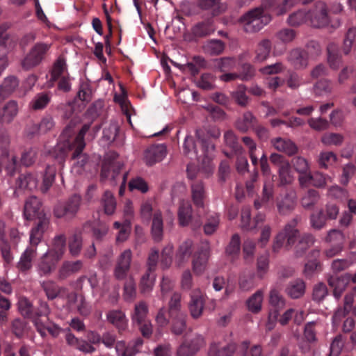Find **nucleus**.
Wrapping results in <instances>:
<instances>
[{
  "mask_svg": "<svg viewBox=\"0 0 356 356\" xmlns=\"http://www.w3.org/2000/svg\"><path fill=\"white\" fill-rule=\"evenodd\" d=\"M49 225V219L46 214H40L35 225L30 231L29 244L32 246L37 245L42 241V236L45 231Z\"/></svg>",
  "mask_w": 356,
  "mask_h": 356,
  "instance_id": "f8f14e48",
  "label": "nucleus"
},
{
  "mask_svg": "<svg viewBox=\"0 0 356 356\" xmlns=\"http://www.w3.org/2000/svg\"><path fill=\"white\" fill-rule=\"evenodd\" d=\"M221 0H197V6L204 10H210L213 16L221 13Z\"/></svg>",
  "mask_w": 356,
  "mask_h": 356,
  "instance_id": "3c124183",
  "label": "nucleus"
},
{
  "mask_svg": "<svg viewBox=\"0 0 356 356\" xmlns=\"http://www.w3.org/2000/svg\"><path fill=\"white\" fill-rule=\"evenodd\" d=\"M205 297L200 289H193L190 293L188 309L193 318H200L203 312Z\"/></svg>",
  "mask_w": 356,
  "mask_h": 356,
  "instance_id": "2eb2a0df",
  "label": "nucleus"
},
{
  "mask_svg": "<svg viewBox=\"0 0 356 356\" xmlns=\"http://www.w3.org/2000/svg\"><path fill=\"white\" fill-rule=\"evenodd\" d=\"M122 165L119 162H105L102 165L101 178L106 179L111 178L112 184H115L116 177L118 176Z\"/></svg>",
  "mask_w": 356,
  "mask_h": 356,
  "instance_id": "c756f323",
  "label": "nucleus"
},
{
  "mask_svg": "<svg viewBox=\"0 0 356 356\" xmlns=\"http://www.w3.org/2000/svg\"><path fill=\"white\" fill-rule=\"evenodd\" d=\"M191 198L196 207V216L200 217L202 211L205 212L207 207L204 201L207 197L204 184L202 181H194L191 186Z\"/></svg>",
  "mask_w": 356,
  "mask_h": 356,
  "instance_id": "1a4fd4ad",
  "label": "nucleus"
},
{
  "mask_svg": "<svg viewBox=\"0 0 356 356\" xmlns=\"http://www.w3.org/2000/svg\"><path fill=\"white\" fill-rule=\"evenodd\" d=\"M286 294L293 299L301 298L305 293V283L301 279L293 280L286 288Z\"/></svg>",
  "mask_w": 356,
  "mask_h": 356,
  "instance_id": "4c0bfd02",
  "label": "nucleus"
},
{
  "mask_svg": "<svg viewBox=\"0 0 356 356\" xmlns=\"http://www.w3.org/2000/svg\"><path fill=\"white\" fill-rule=\"evenodd\" d=\"M55 126L53 118L50 115L44 116L38 124H33L30 127L29 134H45L51 131Z\"/></svg>",
  "mask_w": 356,
  "mask_h": 356,
  "instance_id": "f704fd0d",
  "label": "nucleus"
},
{
  "mask_svg": "<svg viewBox=\"0 0 356 356\" xmlns=\"http://www.w3.org/2000/svg\"><path fill=\"white\" fill-rule=\"evenodd\" d=\"M108 321L118 330H123L127 327V320L125 314L120 310H111L106 314Z\"/></svg>",
  "mask_w": 356,
  "mask_h": 356,
  "instance_id": "58836bf2",
  "label": "nucleus"
},
{
  "mask_svg": "<svg viewBox=\"0 0 356 356\" xmlns=\"http://www.w3.org/2000/svg\"><path fill=\"white\" fill-rule=\"evenodd\" d=\"M166 147L163 144L154 145L148 147L144 155L145 163L152 165L161 161L166 156Z\"/></svg>",
  "mask_w": 356,
  "mask_h": 356,
  "instance_id": "aec40b11",
  "label": "nucleus"
},
{
  "mask_svg": "<svg viewBox=\"0 0 356 356\" xmlns=\"http://www.w3.org/2000/svg\"><path fill=\"white\" fill-rule=\"evenodd\" d=\"M7 135L1 134V146L9 144ZM1 167H3L8 175H13L17 168V156L13 152H9L6 148L1 149Z\"/></svg>",
  "mask_w": 356,
  "mask_h": 356,
  "instance_id": "9b49d317",
  "label": "nucleus"
},
{
  "mask_svg": "<svg viewBox=\"0 0 356 356\" xmlns=\"http://www.w3.org/2000/svg\"><path fill=\"white\" fill-rule=\"evenodd\" d=\"M206 344L204 338L199 334H194L192 338L184 341L177 350V356H194Z\"/></svg>",
  "mask_w": 356,
  "mask_h": 356,
  "instance_id": "0eeeda50",
  "label": "nucleus"
},
{
  "mask_svg": "<svg viewBox=\"0 0 356 356\" xmlns=\"http://www.w3.org/2000/svg\"><path fill=\"white\" fill-rule=\"evenodd\" d=\"M250 343L248 341H243L238 348V352L241 356H262V349L260 345H254L249 348Z\"/></svg>",
  "mask_w": 356,
  "mask_h": 356,
  "instance_id": "680f3d73",
  "label": "nucleus"
},
{
  "mask_svg": "<svg viewBox=\"0 0 356 356\" xmlns=\"http://www.w3.org/2000/svg\"><path fill=\"white\" fill-rule=\"evenodd\" d=\"M287 60L295 69L302 70L308 66L309 58L304 50L297 48L290 51Z\"/></svg>",
  "mask_w": 356,
  "mask_h": 356,
  "instance_id": "5701e85b",
  "label": "nucleus"
},
{
  "mask_svg": "<svg viewBox=\"0 0 356 356\" xmlns=\"http://www.w3.org/2000/svg\"><path fill=\"white\" fill-rule=\"evenodd\" d=\"M193 246L191 239H186L179 245L175 257V263L177 267L181 268L188 261L193 252Z\"/></svg>",
  "mask_w": 356,
  "mask_h": 356,
  "instance_id": "dca6fc26",
  "label": "nucleus"
},
{
  "mask_svg": "<svg viewBox=\"0 0 356 356\" xmlns=\"http://www.w3.org/2000/svg\"><path fill=\"white\" fill-rule=\"evenodd\" d=\"M312 90L316 96L329 95L333 90L332 82L329 79H321L313 86Z\"/></svg>",
  "mask_w": 356,
  "mask_h": 356,
  "instance_id": "49530a36",
  "label": "nucleus"
},
{
  "mask_svg": "<svg viewBox=\"0 0 356 356\" xmlns=\"http://www.w3.org/2000/svg\"><path fill=\"white\" fill-rule=\"evenodd\" d=\"M16 184L18 188L32 191L37 187L38 180L34 175L30 173L24 174L18 177Z\"/></svg>",
  "mask_w": 356,
  "mask_h": 356,
  "instance_id": "de8ad7c7",
  "label": "nucleus"
},
{
  "mask_svg": "<svg viewBox=\"0 0 356 356\" xmlns=\"http://www.w3.org/2000/svg\"><path fill=\"white\" fill-rule=\"evenodd\" d=\"M272 49V43L268 39H263L259 41L254 50V61L262 63L268 59Z\"/></svg>",
  "mask_w": 356,
  "mask_h": 356,
  "instance_id": "2f4dec72",
  "label": "nucleus"
},
{
  "mask_svg": "<svg viewBox=\"0 0 356 356\" xmlns=\"http://www.w3.org/2000/svg\"><path fill=\"white\" fill-rule=\"evenodd\" d=\"M171 317V332L173 334L181 335L186 329L187 315L185 312H179Z\"/></svg>",
  "mask_w": 356,
  "mask_h": 356,
  "instance_id": "473e14b6",
  "label": "nucleus"
},
{
  "mask_svg": "<svg viewBox=\"0 0 356 356\" xmlns=\"http://www.w3.org/2000/svg\"><path fill=\"white\" fill-rule=\"evenodd\" d=\"M278 175L280 185L284 186L292 182L293 177L291 175V164L289 161L283 162L278 168Z\"/></svg>",
  "mask_w": 356,
  "mask_h": 356,
  "instance_id": "0e129e2a",
  "label": "nucleus"
},
{
  "mask_svg": "<svg viewBox=\"0 0 356 356\" xmlns=\"http://www.w3.org/2000/svg\"><path fill=\"white\" fill-rule=\"evenodd\" d=\"M42 286L45 291L47 298L49 300L55 299L62 291L65 290V289L59 287L53 281L43 282Z\"/></svg>",
  "mask_w": 356,
  "mask_h": 356,
  "instance_id": "338daca9",
  "label": "nucleus"
},
{
  "mask_svg": "<svg viewBox=\"0 0 356 356\" xmlns=\"http://www.w3.org/2000/svg\"><path fill=\"white\" fill-rule=\"evenodd\" d=\"M193 208L190 202L181 201L179 204L177 216L178 222L180 226L186 227L192 222L194 227V221H192Z\"/></svg>",
  "mask_w": 356,
  "mask_h": 356,
  "instance_id": "cd10ccee",
  "label": "nucleus"
},
{
  "mask_svg": "<svg viewBox=\"0 0 356 356\" xmlns=\"http://www.w3.org/2000/svg\"><path fill=\"white\" fill-rule=\"evenodd\" d=\"M41 203L35 196L29 197L24 204V216L26 220H31L36 218H38L40 214H44L40 211Z\"/></svg>",
  "mask_w": 356,
  "mask_h": 356,
  "instance_id": "a878e982",
  "label": "nucleus"
},
{
  "mask_svg": "<svg viewBox=\"0 0 356 356\" xmlns=\"http://www.w3.org/2000/svg\"><path fill=\"white\" fill-rule=\"evenodd\" d=\"M257 123V118L250 111L243 113L242 118H238L236 122V127L240 131L245 133L253 127Z\"/></svg>",
  "mask_w": 356,
  "mask_h": 356,
  "instance_id": "e433bc0d",
  "label": "nucleus"
},
{
  "mask_svg": "<svg viewBox=\"0 0 356 356\" xmlns=\"http://www.w3.org/2000/svg\"><path fill=\"white\" fill-rule=\"evenodd\" d=\"M271 21V16L267 10V6L256 8L243 15L241 22L244 31L247 33H254L260 31Z\"/></svg>",
  "mask_w": 356,
  "mask_h": 356,
  "instance_id": "f03ea898",
  "label": "nucleus"
},
{
  "mask_svg": "<svg viewBox=\"0 0 356 356\" xmlns=\"http://www.w3.org/2000/svg\"><path fill=\"white\" fill-rule=\"evenodd\" d=\"M83 248V237L81 230L76 229L69 237L68 250L70 255L73 257H78Z\"/></svg>",
  "mask_w": 356,
  "mask_h": 356,
  "instance_id": "7c9ffc66",
  "label": "nucleus"
},
{
  "mask_svg": "<svg viewBox=\"0 0 356 356\" xmlns=\"http://www.w3.org/2000/svg\"><path fill=\"white\" fill-rule=\"evenodd\" d=\"M225 44L220 40L213 39L207 41L202 46L204 51L211 56H217L222 54Z\"/></svg>",
  "mask_w": 356,
  "mask_h": 356,
  "instance_id": "a19ab883",
  "label": "nucleus"
},
{
  "mask_svg": "<svg viewBox=\"0 0 356 356\" xmlns=\"http://www.w3.org/2000/svg\"><path fill=\"white\" fill-rule=\"evenodd\" d=\"M148 314L147 305L144 301H140L135 305L134 311L131 319L135 324H142L147 319Z\"/></svg>",
  "mask_w": 356,
  "mask_h": 356,
  "instance_id": "a18cd8bd",
  "label": "nucleus"
},
{
  "mask_svg": "<svg viewBox=\"0 0 356 356\" xmlns=\"http://www.w3.org/2000/svg\"><path fill=\"white\" fill-rule=\"evenodd\" d=\"M206 216V222L204 225V232L206 235H211L216 232L220 224V216L215 212H210L206 209L204 212L202 211L200 217L197 216V219H194V228L200 227L202 222L200 220L202 216Z\"/></svg>",
  "mask_w": 356,
  "mask_h": 356,
  "instance_id": "9d476101",
  "label": "nucleus"
},
{
  "mask_svg": "<svg viewBox=\"0 0 356 356\" xmlns=\"http://www.w3.org/2000/svg\"><path fill=\"white\" fill-rule=\"evenodd\" d=\"M274 181L273 178H267L264 183L261 199L255 200L254 206L256 209H259L263 205L268 204L274 196Z\"/></svg>",
  "mask_w": 356,
  "mask_h": 356,
  "instance_id": "b1692460",
  "label": "nucleus"
},
{
  "mask_svg": "<svg viewBox=\"0 0 356 356\" xmlns=\"http://www.w3.org/2000/svg\"><path fill=\"white\" fill-rule=\"evenodd\" d=\"M209 255L208 245L204 250H201L194 254L192 260V269L195 275H200L204 273L207 267Z\"/></svg>",
  "mask_w": 356,
  "mask_h": 356,
  "instance_id": "412c9836",
  "label": "nucleus"
},
{
  "mask_svg": "<svg viewBox=\"0 0 356 356\" xmlns=\"http://www.w3.org/2000/svg\"><path fill=\"white\" fill-rule=\"evenodd\" d=\"M297 241H298L295 246L294 255L296 258H299L302 257L309 248L314 244V238L310 234H304Z\"/></svg>",
  "mask_w": 356,
  "mask_h": 356,
  "instance_id": "c9c22d12",
  "label": "nucleus"
},
{
  "mask_svg": "<svg viewBox=\"0 0 356 356\" xmlns=\"http://www.w3.org/2000/svg\"><path fill=\"white\" fill-rule=\"evenodd\" d=\"M236 350V345L229 343L223 348H218L217 345H212L210 348L209 356H232Z\"/></svg>",
  "mask_w": 356,
  "mask_h": 356,
  "instance_id": "4d7b16f0",
  "label": "nucleus"
},
{
  "mask_svg": "<svg viewBox=\"0 0 356 356\" xmlns=\"http://www.w3.org/2000/svg\"><path fill=\"white\" fill-rule=\"evenodd\" d=\"M306 22H309L308 13L303 9L293 12L287 18V23L291 26H299Z\"/></svg>",
  "mask_w": 356,
  "mask_h": 356,
  "instance_id": "09e8293b",
  "label": "nucleus"
},
{
  "mask_svg": "<svg viewBox=\"0 0 356 356\" xmlns=\"http://www.w3.org/2000/svg\"><path fill=\"white\" fill-rule=\"evenodd\" d=\"M337 159V155L330 151H324L320 152L318 156L317 163L320 168L327 169L330 166L334 165Z\"/></svg>",
  "mask_w": 356,
  "mask_h": 356,
  "instance_id": "6e6d98bb",
  "label": "nucleus"
},
{
  "mask_svg": "<svg viewBox=\"0 0 356 356\" xmlns=\"http://www.w3.org/2000/svg\"><path fill=\"white\" fill-rule=\"evenodd\" d=\"M236 66V60L232 57H223L214 60L215 68L221 72H226L233 70Z\"/></svg>",
  "mask_w": 356,
  "mask_h": 356,
  "instance_id": "052dcab7",
  "label": "nucleus"
},
{
  "mask_svg": "<svg viewBox=\"0 0 356 356\" xmlns=\"http://www.w3.org/2000/svg\"><path fill=\"white\" fill-rule=\"evenodd\" d=\"M203 136L204 131L202 129H197L195 131V136L202 144L204 155L208 159L210 160L213 156L215 145L208 140L204 139Z\"/></svg>",
  "mask_w": 356,
  "mask_h": 356,
  "instance_id": "603ef678",
  "label": "nucleus"
},
{
  "mask_svg": "<svg viewBox=\"0 0 356 356\" xmlns=\"http://www.w3.org/2000/svg\"><path fill=\"white\" fill-rule=\"evenodd\" d=\"M309 24L315 28L325 26L330 22L327 3L319 0L315 2L313 8L307 10Z\"/></svg>",
  "mask_w": 356,
  "mask_h": 356,
  "instance_id": "39448f33",
  "label": "nucleus"
},
{
  "mask_svg": "<svg viewBox=\"0 0 356 356\" xmlns=\"http://www.w3.org/2000/svg\"><path fill=\"white\" fill-rule=\"evenodd\" d=\"M350 281V274L346 273L341 276L330 275L327 278V283L333 289V296L339 300L343 292L346 290Z\"/></svg>",
  "mask_w": 356,
  "mask_h": 356,
  "instance_id": "a211bd4d",
  "label": "nucleus"
},
{
  "mask_svg": "<svg viewBox=\"0 0 356 356\" xmlns=\"http://www.w3.org/2000/svg\"><path fill=\"white\" fill-rule=\"evenodd\" d=\"M101 204L106 215L111 216L115 213L116 209V200L112 192L105 191L101 199Z\"/></svg>",
  "mask_w": 356,
  "mask_h": 356,
  "instance_id": "c03bdc74",
  "label": "nucleus"
},
{
  "mask_svg": "<svg viewBox=\"0 0 356 356\" xmlns=\"http://www.w3.org/2000/svg\"><path fill=\"white\" fill-rule=\"evenodd\" d=\"M327 63L331 69L337 70L341 64V58L339 54L337 46L334 43H330L327 47Z\"/></svg>",
  "mask_w": 356,
  "mask_h": 356,
  "instance_id": "ea45409f",
  "label": "nucleus"
},
{
  "mask_svg": "<svg viewBox=\"0 0 356 356\" xmlns=\"http://www.w3.org/2000/svg\"><path fill=\"white\" fill-rule=\"evenodd\" d=\"M215 31V27L211 22H204L195 25L192 29L193 35L196 37L207 36Z\"/></svg>",
  "mask_w": 356,
  "mask_h": 356,
  "instance_id": "5fc2aeb1",
  "label": "nucleus"
},
{
  "mask_svg": "<svg viewBox=\"0 0 356 356\" xmlns=\"http://www.w3.org/2000/svg\"><path fill=\"white\" fill-rule=\"evenodd\" d=\"M174 246L172 243L166 245L161 251V267L163 269H168L172 263V254Z\"/></svg>",
  "mask_w": 356,
  "mask_h": 356,
  "instance_id": "69168bd1",
  "label": "nucleus"
},
{
  "mask_svg": "<svg viewBox=\"0 0 356 356\" xmlns=\"http://www.w3.org/2000/svg\"><path fill=\"white\" fill-rule=\"evenodd\" d=\"M132 252L130 249L124 250L117 259L114 276L117 280H124L131 268Z\"/></svg>",
  "mask_w": 356,
  "mask_h": 356,
  "instance_id": "4468645a",
  "label": "nucleus"
},
{
  "mask_svg": "<svg viewBox=\"0 0 356 356\" xmlns=\"http://www.w3.org/2000/svg\"><path fill=\"white\" fill-rule=\"evenodd\" d=\"M305 312L303 310H297L293 308L286 309L278 319L280 325L284 326L287 325L291 320L296 325H300L305 321Z\"/></svg>",
  "mask_w": 356,
  "mask_h": 356,
  "instance_id": "c85d7f7f",
  "label": "nucleus"
},
{
  "mask_svg": "<svg viewBox=\"0 0 356 356\" xmlns=\"http://www.w3.org/2000/svg\"><path fill=\"white\" fill-rule=\"evenodd\" d=\"M49 47L50 46L45 43L35 44L22 60V67L26 70H29L39 65L44 59Z\"/></svg>",
  "mask_w": 356,
  "mask_h": 356,
  "instance_id": "423d86ee",
  "label": "nucleus"
},
{
  "mask_svg": "<svg viewBox=\"0 0 356 356\" xmlns=\"http://www.w3.org/2000/svg\"><path fill=\"white\" fill-rule=\"evenodd\" d=\"M270 143L277 151L290 156L298 152V146L289 138L276 137L271 139Z\"/></svg>",
  "mask_w": 356,
  "mask_h": 356,
  "instance_id": "4be33fe9",
  "label": "nucleus"
},
{
  "mask_svg": "<svg viewBox=\"0 0 356 356\" xmlns=\"http://www.w3.org/2000/svg\"><path fill=\"white\" fill-rule=\"evenodd\" d=\"M151 234L156 242H160L163 237V220L162 212L160 210H154L152 215L151 226Z\"/></svg>",
  "mask_w": 356,
  "mask_h": 356,
  "instance_id": "393cba45",
  "label": "nucleus"
},
{
  "mask_svg": "<svg viewBox=\"0 0 356 356\" xmlns=\"http://www.w3.org/2000/svg\"><path fill=\"white\" fill-rule=\"evenodd\" d=\"M37 254L36 247L29 245L22 252L17 266L21 271H26L32 268L33 261Z\"/></svg>",
  "mask_w": 356,
  "mask_h": 356,
  "instance_id": "bb28decb",
  "label": "nucleus"
},
{
  "mask_svg": "<svg viewBox=\"0 0 356 356\" xmlns=\"http://www.w3.org/2000/svg\"><path fill=\"white\" fill-rule=\"evenodd\" d=\"M246 87L241 84L239 85L235 91L232 92V97L234 98L235 102L241 106H246L248 104L249 98L246 95Z\"/></svg>",
  "mask_w": 356,
  "mask_h": 356,
  "instance_id": "774afa93",
  "label": "nucleus"
},
{
  "mask_svg": "<svg viewBox=\"0 0 356 356\" xmlns=\"http://www.w3.org/2000/svg\"><path fill=\"white\" fill-rule=\"evenodd\" d=\"M51 314V309L48 303L44 300H40L38 301V306L33 312L31 316L32 321L38 332H43V325L42 317H45L49 320V316Z\"/></svg>",
  "mask_w": 356,
  "mask_h": 356,
  "instance_id": "6ab92c4d",
  "label": "nucleus"
},
{
  "mask_svg": "<svg viewBox=\"0 0 356 356\" xmlns=\"http://www.w3.org/2000/svg\"><path fill=\"white\" fill-rule=\"evenodd\" d=\"M83 149L84 148H80L79 149V145L59 144L56 147V150L60 151V155H57L56 158L59 160L60 163H63L67 156V150L74 149L72 156V159L74 161L73 168L76 171V172L80 173L82 168L88 161V156L86 154L82 153Z\"/></svg>",
  "mask_w": 356,
  "mask_h": 356,
  "instance_id": "20e7f679",
  "label": "nucleus"
},
{
  "mask_svg": "<svg viewBox=\"0 0 356 356\" xmlns=\"http://www.w3.org/2000/svg\"><path fill=\"white\" fill-rule=\"evenodd\" d=\"M343 136L338 133H325L321 138V143L327 147L340 146L343 143Z\"/></svg>",
  "mask_w": 356,
  "mask_h": 356,
  "instance_id": "bf43d9fd",
  "label": "nucleus"
},
{
  "mask_svg": "<svg viewBox=\"0 0 356 356\" xmlns=\"http://www.w3.org/2000/svg\"><path fill=\"white\" fill-rule=\"evenodd\" d=\"M321 200L318 191L314 189H309L300 199L301 206L306 210L313 209Z\"/></svg>",
  "mask_w": 356,
  "mask_h": 356,
  "instance_id": "72a5a7b5",
  "label": "nucleus"
},
{
  "mask_svg": "<svg viewBox=\"0 0 356 356\" xmlns=\"http://www.w3.org/2000/svg\"><path fill=\"white\" fill-rule=\"evenodd\" d=\"M297 195L294 190H289L276 200L277 212L281 216H288L296 207Z\"/></svg>",
  "mask_w": 356,
  "mask_h": 356,
  "instance_id": "6e6552de",
  "label": "nucleus"
},
{
  "mask_svg": "<svg viewBox=\"0 0 356 356\" xmlns=\"http://www.w3.org/2000/svg\"><path fill=\"white\" fill-rule=\"evenodd\" d=\"M83 268L82 260L65 261L58 269L57 277L59 280H65L73 275L79 273Z\"/></svg>",
  "mask_w": 356,
  "mask_h": 356,
  "instance_id": "f3484780",
  "label": "nucleus"
},
{
  "mask_svg": "<svg viewBox=\"0 0 356 356\" xmlns=\"http://www.w3.org/2000/svg\"><path fill=\"white\" fill-rule=\"evenodd\" d=\"M49 225V219L46 214H40L35 225L30 231L29 244L32 246L37 245L42 241V236L45 231Z\"/></svg>",
  "mask_w": 356,
  "mask_h": 356,
  "instance_id": "ddd939ff",
  "label": "nucleus"
},
{
  "mask_svg": "<svg viewBox=\"0 0 356 356\" xmlns=\"http://www.w3.org/2000/svg\"><path fill=\"white\" fill-rule=\"evenodd\" d=\"M81 203V197L76 194L73 195L65 202L57 203L54 207L53 214L56 218L71 221L76 217Z\"/></svg>",
  "mask_w": 356,
  "mask_h": 356,
  "instance_id": "7ed1b4c3",
  "label": "nucleus"
},
{
  "mask_svg": "<svg viewBox=\"0 0 356 356\" xmlns=\"http://www.w3.org/2000/svg\"><path fill=\"white\" fill-rule=\"evenodd\" d=\"M18 113V106L16 102L10 101L3 107V113L1 115V121L10 122L17 115Z\"/></svg>",
  "mask_w": 356,
  "mask_h": 356,
  "instance_id": "13d9d810",
  "label": "nucleus"
},
{
  "mask_svg": "<svg viewBox=\"0 0 356 356\" xmlns=\"http://www.w3.org/2000/svg\"><path fill=\"white\" fill-rule=\"evenodd\" d=\"M156 275L153 271L146 270L141 277L139 288L143 294L149 293L154 286Z\"/></svg>",
  "mask_w": 356,
  "mask_h": 356,
  "instance_id": "79ce46f5",
  "label": "nucleus"
},
{
  "mask_svg": "<svg viewBox=\"0 0 356 356\" xmlns=\"http://www.w3.org/2000/svg\"><path fill=\"white\" fill-rule=\"evenodd\" d=\"M301 220L302 217L300 216H295L277 233L273 244V251L274 252H279L282 248L286 250L292 248L297 240L301 236L300 230L298 229V225Z\"/></svg>",
  "mask_w": 356,
  "mask_h": 356,
  "instance_id": "f257e3e1",
  "label": "nucleus"
},
{
  "mask_svg": "<svg viewBox=\"0 0 356 356\" xmlns=\"http://www.w3.org/2000/svg\"><path fill=\"white\" fill-rule=\"evenodd\" d=\"M264 293L261 290L257 291L247 300L248 309L252 313L257 314L261 310Z\"/></svg>",
  "mask_w": 356,
  "mask_h": 356,
  "instance_id": "37998d69",
  "label": "nucleus"
},
{
  "mask_svg": "<svg viewBox=\"0 0 356 356\" xmlns=\"http://www.w3.org/2000/svg\"><path fill=\"white\" fill-rule=\"evenodd\" d=\"M241 250V240L238 234L232 235L231 240L226 248V254L232 259L236 258Z\"/></svg>",
  "mask_w": 356,
  "mask_h": 356,
  "instance_id": "e2e57ef3",
  "label": "nucleus"
},
{
  "mask_svg": "<svg viewBox=\"0 0 356 356\" xmlns=\"http://www.w3.org/2000/svg\"><path fill=\"white\" fill-rule=\"evenodd\" d=\"M327 218L324 215L323 209L312 213L309 216L311 227L316 230H321L326 226Z\"/></svg>",
  "mask_w": 356,
  "mask_h": 356,
  "instance_id": "864d4df0",
  "label": "nucleus"
},
{
  "mask_svg": "<svg viewBox=\"0 0 356 356\" xmlns=\"http://www.w3.org/2000/svg\"><path fill=\"white\" fill-rule=\"evenodd\" d=\"M51 95L47 92H40L34 96L32 99L30 106L33 110L44 109L50 102Z\"/></svg>",
  "mask_w": 356,
  "mask_h": 356,
  "instance_id": "8fccbe9b",
  "label": "nucleus"
}]
</instances>
